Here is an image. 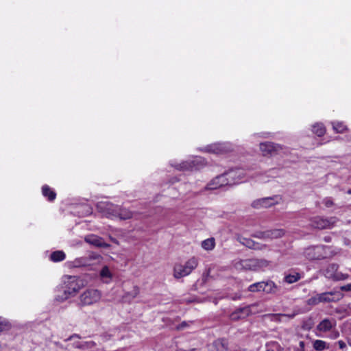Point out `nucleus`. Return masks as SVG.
<instances>
[{
  "instance_id": "23",
  "label": "nucleus",
  "mask_w": 351,
  "mask_h": 351,
  "mask_svg": "<svg viewBox=\"0 0 351 351\" xmlns=\"http://www.w3.org/2000/svg\"><path fill=\"white\" fill-rule=\"evenodd\" d=\"M298 314L299 311H294L291 314H273L272 320L277 322H284L285 318L293 319Z\"/></svg>"
},
{
  "instance_id": "25",
  "label": "nucleus",
  "mask_w": 351,
  "mask_h": 351,
  "mask_svg": "<svg viewBox=\"0 0 351 351\" xmlns=\"http://www.w3.org/2000/svg\"><path fill=\"white\" fill-rule=\"evenodd\" d=\"M201 246L205 250H213L215 247V240L213 237L205 239L202 242Z\"/></svg>"
},
{
  "instance_id": "22",
  "label": "nucleus",
  "mask_w": 351,
  "mask_h": 351,
  "mask_svg": "<svg viewBox=\"0 0 351 351\" xmlns=\"http://www.w3.org/2000/svg\"><path fill=\"white\" fill-rule=\"evenodd\" d=\"M285 235V230L282 229L267 230L268 239H276L281 238Z\"/></svg>"
},
{
  "instance_id": "51",
  "label": "nucleus",
  "mask_w": 351,
  "mask_h": 351,
  "mask_svg": "<svg viewBox=\"0 0 351 351\" xmlns=\"http://www.w3.org/2000/svg\"><path fill=\"white\" fill-rule=\"evenodd\" d=\"M258 181L260 182H266L267 180H265V179L262 178H260L258 179Z\"/></svg>"
},
{
  "instance_id": "27",
  "label": "nucleus",
  "mask_w": 351,
  "mask_h": 351,
  "mask_svg": "<svg viewBox=\"0 0 351 351\" xmlns=\"http://www.w3.org/2000/svg\"><path fill=\"white\" fill-rule=\"evenodd\" d=\"M313 348L317 351H322L325 349H328L329 346L326 341L317 339L313 342Z\"/></svg>"
},
{
  "instance_id": "24",
  "label": "nucleus",
  "mask_w": 351,
  "mask_h": 351,
  "mask_svg": "<svg viewBox=\"0 0 351 351\" xmlns=\"http://www.w3.org/2000/svg\"><path fill=\"white\" fill-rule=\"evenodd\" d=\"M42 193L43 196L47 197L49 201H53L56 199V193L51 189L48 185H44L42 188Z\"/></svg>"
},
{
  "instance_id": "10",
  "label": "nucleus",
  "mask_w": 351,
  "mask_h": 351,
  "mask_svg": "<svg viewBox=\"0 0 351 351\" xmlns=\"http://www.w3.org/2000/svg\"><path fill=\"white\" fill-rule=\"evenodd\" d=\"M336 222V217L324 218L317 216L311 219V226L318 229L330 228Z\"/></svg>"
},
{
  "instance_id": "50",
  "label": "nucleus",
  "mask_w": 351,
  "mask_h": 351,
  "mask_svg": "<svg viewBox=\"0 0 351 351\" xmlns=\"http://www.w3.org/2000/svg\"><path fill=\"white\" fill-rule=\"evenodd\" d=\"M261 136L263 137V138H267L268 137V134L267 133H263V134H261Z\"/></svg>"
},
{
  "instance_id": "36",
  "label": "nucleus",
  "mask_w": 351,
  "mask_h": 351,
  "mask_svg": "<svg viewBox=\"0 0 351 351\" xmlns=\"http://www.w3.org/2000/svg\"><path fill=\"white\" fill-rule=\"evenodd\" d=\"M322 204L327 208H330L335 206L333 199L330 197L324 198L322 201Z\"/></svg>"
},
{
  "instance_id": "32",
  "label": "nucleus",
  "mask_w": 351,
  "mask_h": 351,
  "mask_svg": "<svg viewBox=\"0 0 351 351\" xmlns=\"http://www.w3.org/2000/svg\"><path fill=\"white\" fill-rule=\"evenodd\" d=\"M301 276L298 273L288 274L285 276V281L289 284H292L300 279Z\"/></svg>"
},
{
  "instance_id": "40",
  "label": "nucleus",
  "mask_w": 351,
  "mask_h": 351,
  "mask_svg": "<svg viewBox=\"0 0 351 351\" xmlns=\"http://www.w3.org/2000/svg\"><path fill=\"white\" fill-rule=\"evenodd\" d=\"M101 277L103 278H111L112 275L109 268L107 266L104 267L100 272Z\"/></svg>"
},
{
  "instance_id": "3",
  "label": "nucleus",
  "mask_w": 351,
  "mask_h": 351,
  "mask_svg": "<svg viewBox=\"0 0 351 351\" xmlns=\"http://www.w3.org/2000/svg\"><path fill=\"white\" fill-rule=\"evenodd\" d=\"M198 265V259L191 257L184 265L176 264L173 267V276L176 278H181L189 275Z\"/></svg>"
},
{
  "instance_id": "5",
  "label": "nucleus",
  "mask_w": 351,
  "mask_h": 351,
  "mask_svg": "<svg viewBox=\"0 0 351 351\" xmlns=\"http://www.w3.org/2000/svg\"><path fill=\"white\" fill-rule=\"evenodd\" d=\"M227 176L230 185L245 182L248 178L253 177L250 170L246 171L243 169H231L227 172Z\"/></svg>"
},
{
  "instance_id": "34",
  "label": "nucleus",
  "mask_w": 351,
  "mask_h": 351,
  "mask_svg": "<svg viewBox=\"0 0 351 351\" xmlns=\"http://www.w3.org/2000/svg\"><path fill=\"white\" fill-rule=\"evenodd\" d=\"M239 241L241 244H243V245L246 246L250 249H253V247L255 243V241H253L252 239L245 237H241L239 239Z\"/></svg>"
},
{
  "instance_id": "53",
  "label": "nucleus",
  "mask_w": 351,
  "mask_h": 351,
  "mask_svg": "<svg viewBox=\"0 0 351 351\" xmlns=\"http://www.w3.org/2000/svg\"><path fill=\"white\" fill-rule=\"evenodd\" d=\"M348 194H351V189L350 190L348 191Z\"/></svg>"
},
{
  "instance_id": "37",
  "label": "nucleus",
  "mask_w": 351,
  "mask_h": 351,
  "mask_svg": "<svg viewBox=\"0 0 351 351\" xmlns=\"http://www.w3.org/2000/svg\"><path fill=\"white\" fill-rule=\"evenodd\" d=\"M96 343L93 341H83L82 342V350H88V349H92L96 346Z\"/></svg>"
},
{
  "instance_id": "39",
  "label": "nucleus",
  "mask_w": 351,
  "mask_h": 351,
  "mask_svg": "<svg viewBox=\"0 0 351 351\" xmlns=\"http://www.w3.org/2000/svg\"><path fill=\"white\" fill-rule=\"evenodd\" d=\"M222 186L219 183V182H215V178L212 180L206 186V189L208 190H215L218 188L221 187Z\"/></svg>"
},
{
  "instance_id": "2",
  "label": "nucleus",
  "mask_w": 351,
  "mask_h": 351,
  "mask_svg": "<svg viewBox=\"0 0 351 351\" xmlns=\"http://www.w3.org/2000/svg\"><path fill=\"white\" fill-rule=\"evenodd\" d=\"M64 287L62 295H57L55 298L56 301L63 302L69 297L74 295L83 286V283L76 276H65L64 280Z\"/></svg>"
},
{
  "instance_id": "19",
  "label": "nucleus",
  "mask_w": 351,
  "mask_h": 351,
  "mask_svg": "<svg viewBox=\"0 0 351 351\" xmlns=\"http://www.w3.org/2000/svg\"><path fill=\"white\" fill-rule=\"evenodd\" d=\"M215 351H229L228 342L225 339H218L213 343Z\"/></svg>"
},
{
  "instance_id": "16",
  "label": "nucleus",
  "mask_w": 351,
  "mask_h": 351,
  "mask_svg": "<svg viewBox=\"0 0 351 351\" xmlns=\"http://www.w3.org/2000/svg\"><path fill=\"white\" fill-rule=\"evenodd\" d=\"M85 241L90 245L99 247L107 248L110 247V245L106 243L103 238L94 234H90L86 236L85 237Z\"/></svg>"
},
{
  "instance_id": "52",
  "label": "nucleus",
  "mask_w": 351,
  "mask_h": 351,
  "mask_svg": "<svg viewBox=\"0 0 351 351\" xmlns=\"http://www.w3.org/2000/svg\"><path fill=\"white\" fill-rule=\"evenodd\" d=\"M337 337H339V332H336L335 334H334V338H337Z\"/></svg>"
},
{
  "instance_id": "14",
  "label": "nucleus",
  "mask_w": 351,
  "mask_h": 351,
  "mask_svg": "<svg viewBox=\"0 0 351 351\" xmlns=\"http://www.w3.org/2000/svg\"><path fill=\"white\" fill-rule=\"evenodd\" d=\"M321 303L336 302L343 297V293L339 291H332L319 293Z\"/></svg>"
},
{
  "instance_id": "47",
  "label": "nucleus",
  "mask_w": 351,
  "mask_h": 351,
  "mask_svg": "<svg viewBox=\"0 0 351 351\" xmlns=\"http://www.w3.org/2000/svg\"><path fill=\"white\" fill-rule=\"evenodd\" d=\"M74 338H78L80 339V336L77 334H73L72 335H71L68 339H66V341H71L73 340Z\"/></svg>"
},
{
  "instance_id": "26",
  "label": "nucleus",
  "mask_w": 351,
  "mask_h": 351,
  "mask_svg": "<svg viewBox=\"0 0 351 351\" xmlns=\"http://www.w3.org/2000/svg\"><path fill=\"white\" fill-rule=\"evenodd\" d=\"M265 281L255 282L249 286L247 290L250 292H264Z\"/></svg>"
},
{
  "instance_id": "21",
  "label": "nucleus",
  "mask_w": 351,
  "mask_h": 351,
  "mask_svg": "<svg viewBox=\"0 0 351 351\" xmlns=\"http://www.w3.org/2000/svg\"><path fill=\"white\" fill-rule=\"evenodd\" d=\"M133 216V213L128 209L121 208L118 206L117 212V217H119L120 219H129L132 218Z\"/></svg>"
},
{
  "instance_id": "45",
  "label": "nucleus",
  "mask_w": 351,
  "mask_h": 351,
  "mask_svg": "<svg viewBox=\"0 0 351 351\" xmlns=\"http://www.w3.org/2000/svg\"><path fill=\"white\" fill-rule=\"evenodd\" d=\"M139 293V289L137 287H134L133 291H132V296L135 298L138 295Z\"/></svg>"
},
{
  "instance_id": "17",
  "label": "nucleus",
  "mask_w": 351,
  "mask_h": 351,
  "mask_svg": "<svg viewBox=\"0 0 351 351\" xmlns=\"http://www.w3.org/2000/svg\"><path fill=\"white\" fill-rule=\"evenodd\" d=\"M336 326V321L335 319H324L317 326V329L319 332H326L330 331Z\"/></svg>"
},
{
  "instance_id": "30",
  "label": "nucleus",
  "mask_w": 351,
  "mask_h": 351,
  "mask_svg": "<svg viewBox=\"0 0 351 351\" xmlns=\"http://www.w3.org/2000/svg\"><path fill=\"white\" fill-rule=\"evenodd\" d=\"M12 327L11 323L4 317H0V333L9 330Z\"/></svg>"
},
{
  "instance_id": "41",
  "label": "nucleus",
  "mask_w": 351,
  "mask_h": 351,
  "mask_svg": "<svg viewBox=\"0 0 351 351\" xmlns=\"http://www.w3.org/2000/svg\"><path fill=\"white\" fill-rule=\"evenodd\" d=\"M267 245L266 244L260 243L255 241L254 245L253 247V250H264L267 249Z\"/></svg>"
},
{
  "instance_id": "18",
  "label": "nucleus",
  "mask_w": 351,
  "mask_h": 351,
  "mask_svg": "<svg viewBox=\"0 0 351 351\" xmlns=\"http://www.w3.org/2000/svg\"><path fill=\"white\" fill-rule=\"evenodd\" d=\"M99 256L90 255L89 256L80 257L75 258L73 262V266L75 267H86L91 265V261Z\"/></svg>"
},
{
  "instance_id": "54",
  "label": "nucleus",
  "mask_w": 351,
  "mask_h": 351,
  "mask_svg": "<svg viewBox=\"0 0 351 351\" xmlns=\"http://www.w3.org/2000/svg\"><path fill=\"white\" fill-rule=\"evenodd\" d=\"M326 241H329L328 239H325Z\"/></svg>"
},
{
  "instance_id": "35",
  "label": "nucleus",
  "mask_w": 351,
  "mask_h": 351,
  "mask_svg": "<svg viewBox=\"0 0 351 351\" xmlns=\"http://www.w3.org/2000/svg\"><path fill=\"white\" fill-rule=\"evenodd\" d=\"M306 304L310 306H316L321 303L319 293L316 294L315 295L308 298L306 300Z\"/></svg>"
},
{
  "instance_id": "28",
  "label": "nucleus",
  "mask_w": 351,
  "mask_h": 351,
  "mask_svg": "<svg viewBox=\"0 0 351 351\" xmlns=\"http://www.w3.org/2000/svg\"><path fill=\"white\" fill-rule=\"evenodd\" d=\"M312 131L318 136H322L326 133V128L322 123H315L313 125Z\"/></svg>"
},
{
  "instance_id": "15",
  "label": "nucleus",
  "mask_w": 351,
  "mask_h": 351,
  "mask_svg": "<svg viewBox=\"0 0 351 351\" xmlns=\"http://www.w3.org/2000/svg\"><path fill=\"white\" fill-rule=\"evenodd\" d=\"M231 150L230 145L228 143H215L208 145L204 151L216 154H224Z\"/></svg>"
},
{
  "instance_id": "9",
  "label": "nucleus",
  "mask_w": 351,
  "mask_h": 351,
  "mask_svg": "<svg viewBox=\"0 0 351 351\" xmlns=\"http://www.w3.org/2000/svg\"><path fill=\"white\" fill-rule=\"evenodd\" d=\"M204 164V161L201 157H195L191 160L184 161L178 165L171 164V165L178 170L185 171L198 169Z\"/></svg>"
},
{
  "instance_id": "11",
  "label": "nucleus",
  "mask_w": 351,
  "mask_h": 351,
  "mask_svg": "<svg viewBox=\"0 0 351 351\" xmlns=\"http://www.w3.org/2000/svg\"><path fill=\"white\" fill-rule=\"evenodd\" d=\"M97 208L104 215L108 218L117 217L118 206L108 202H102L97 204Z\"/></svg>"
},
{
  "instance_id": "38",
  "label": "nucleus",
  "mask_w": 351,
  "mask_h": 351,
  "mask_svg": "<svg viewBox=\"0 0 351 351\" xmlns=\"http://www.w3.org/2000/svg\"><path fill=\"white\" fill-rule=\"evenodd\" d=\"M252 237L257 238V239H260L267 240V239H268L267 230H265V231L256 232L252 234Z\"/></svg>"
},
{
  "instance_id": "49",
  "label": "nucleus",
  "mask_w": 351,
  "mask_h": 351,
  "mask_svg": "<svg viewBox=\"0 0 351 351\" xmlns=\"http://www.w3.org/2000/svg\"><path fill=\"white\" fill-rule=\"evenodd\" d=\"M80 346H82V342H80V341H77L76 343H74V345L73 346L76 348H79V349H81L82 350V347H80Z\"/></svg>"
},
{
  "instance_id": "8",
  "label": "nucleus",
  "mask_w": 351,
  "mask_h": 351,
  "mask_svg": "<svg viewBox=\"0 0 351 351\" xmlns=\"http://www.w3.org/2000/svg\"><path fill=\"white\" fill-rule=\"evenodd\" d=\"M339 265L335 263L329 264L323 271L324 276L333 281L344 280L348 278L349 275L338 271Z\"/></svg>"
},
{
  "instance_id": "7",
  "label": "nucleus",
  "mask_w": 351,
  "mask_h": 351,
  "mask_svg": "<svg viewBox=\"0 0 351 351\" xmlns=\"http://www.w3.org/2000/svg\"><path fill=\"white\" fill-rule=\"evenodd\" d=\"M101 293L97 289H88L80 296V305L88 306L98 302L101 299Z\"/></svg>"
},
{
  "instance_id": "44",
  "label": "nucleus",
  "mask_w": 351,
  "mask_h": 351,
  "mask_svg": "<svg viewBox=\"0 0 351 351\" xmlns=\"http://www.w3.org/2000/svg\"><path fill=\"white\" fill-rule=\"evenodd\" d=\"M340 290L343 291H351V283L341 286Z\"/></svg>"
},
{
  "instance_id": "46",
  "label": "nucleus",
  "mask_w": 351,
  "mask_h": 351,
  "mask_svg": "<svg viewBox=\"0 0 351 351\" xmlns=\"http://www.w3.org/2000/svg\"><path fill=\"white\" fill-rule=\"evenodd\" d=\"M338 344H339V348H341V349H343L346 346V343L341 340L338 341Z\"/></svg>"
},
{
  "instance_id": "1",
  "label": "nucleus",
  "mask_w": 351,
  "mask_h": 351,
  "mask_svg": "<svg viewBox=\"0 0 351 351\" xmlns=\"http://www.w3.org/2000/svg\"><path fill=\"white\" fill-rule=\"evenodd\" d=\"M337 254L332 247L324 245H311L304 248L303 256L309 261L330 258Z\"/></svg>"
},
{
  "instance_id": "55",
  "label": "nucleus",
  "mask_w": 351,
  "mask_h": 351,
  "mask_svg": "<svg viewBox=\"0 0 351 351\" xmlns=\"http://www.w3.org/2000/svg\"><path fill=\"white\" fill-rule=\"evenodd\" d=\"M348 344H349L350 346H351V342H350V341H348Z\"/></svg>"
},
{
  "instance_id": "29",
  "label": "nucleus",
  "mask_w": 351,
  "mask_h": 351,
  "mask_svg": "<svg viewBox=\"0 0 351 351\" xmlns=\"http://www.w3.org/2000/svg\"><path fill=\"white\" fill-rule=\"evenodd\" d=\"M66 255L63 251H55L51 254V260L53 262H59L64 260Z\"/></svg>"
},
{
  "instance_id": "4",
  "label": "nucleus",
  "mask_w": 351,
  "mask_h": 351,
  "mask_svg": "<svg viewBox=\"0 0 351 351\" xmlns=\"http://www.w3.org/2000/svg\"><path fill=\"white\" fill-rule=\"evenodd\" d=\"M269 261L264 258H252L240 260L236 263L237 269H243L249 270H260L267 267L269 265Z\"/></svg>"
},
{
  "instance_id": "20",
  "label": "nucleus",
  "mask_w": 351,
  "mask_h": 351,
  "mask_svg": "<svg viewBox=\"0 0 351 351\" xmlns=\"http://www.w3.org/2000/svg\"><path fill=\"white\" fill-rule=\"evenodd\" d=\"M264 293H276L278 290V287L271 280L265 281Z\"/></svg>"
},
{
  "instance_id": "48",
  "label": "nucleus",
  "mask_w": 351,
  "mask_h": 351,
  "mask_svg": "<svg viewBox=\"0 0 351 351\" xmlns=\"http://www.w3.org/2000/svg\"><path fill=\"white\" fill-rule=\"evenodd\" d=\"M188 326V323L186 322H182L178 326V329H182Z\"/></svg>"
},
{
  "instance_id": "42",
  "label": "nucleus",
  "mask_w": 351,
  "mask_h": 351,
  "mask_svg": "<svg viewBox=\"0 0 351 351\" xmlns=\"http://www.w3.org/2000/svg\"><path fill=\"white\" fill-rule=\"evenodd\" d=\"M305 343L303 341H300L298 346L294 347L293 351H305L304 350Z\"/></svg>"
},
{
  "instance_id": "6",
  "label": "nucleus",
  "mask_w": 351,
  "mask_h": 351,
  "mask_svg": "<svg viewBox=\"0 0 351 351\" xmlns=\"http://www.w3.org/2000/svg\"><path fill=\"white\" fill-rule=\"evenodd\" d=\"M259 305L260 304L258 303H255L242 308H239L230 314V318L232 321L244 319L251 314L258 313L259 311L258 310Z\"/></svg>"
},
{
  "instance_id": "33",
  "label": "nucleus",
  "mask_w": 351,
  "mask_h": 351,
  "mask_svg": "<svg viewBox=\"0 0 351 351\" xmlns=\"http://www.w3.org/2000/svg\"><path fill=\"white\" fill-rule=\"evenodd\" d=\"M332 125L337 133H342L347 130L346 125L343 122H332Z\"/></svg>"
},
{
  "instance_id": "13",
  "label": "nucleus",
  "mask_w": 351,
  "mask_h": 351,
  "mask_svg": "<svg viewBox=\"0 0 351 351\" xmlns=\"http://www.w3.org/2000/svg\"><path fill=\"white\" fill-rule=\"evenodd\" d=\"M281 198L279 196L264 197L254 201L252 204L255 208H269L279 203Z\"/></svg>"
},
{
  "instance_id": "12",
  "label": "nucleus",
  "mask_w": 351,
  "mask_h": 351,
  "mask_svg": "<svg viewBox=\"0 0 351 351\" xmlns=\"http://www.w3.org/2000/svg\"><path fill=\"white\" fill-rule=\"evenodd\" d=\"M259 146L260 150L264 156L278 154L282 149L280 145L272 142L261 143Z\"/></svg>"
},
{
  "instance_id": "31",
  "label": "nucleus",
  "mask_w": 351,
  "mask_h": 351,
  "mask_svg": "<svg viewBox=\"0 0 351 351\" xmlns=\"http://www.w3.org/2000/svg\"><path fill=\"white\" fill-rule=\"evenodd\" d=\"M228 178L227 172H226V173H225L223 174H221L220 176H218L215 177V182H218L219 181L222 186H227V185H230L229 179H228Z\"/></svg>"
},
{
  "instance_id": "43",
  "label": "nucleus",
  "mask_w": 351,
  "mask_h": 351,
  "mask_svg": "<svg viewBox=\"0 0 351 351\" xmlns=\"http://www.w3.org/2000/svg\"><path fill=\"white\" fill-rule=\"evenodd\" d=\"M184 301L186 303H192V302H202V300L197 299V297H192L189 299H184Z\"/></svg>"
}]
</instances>
